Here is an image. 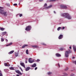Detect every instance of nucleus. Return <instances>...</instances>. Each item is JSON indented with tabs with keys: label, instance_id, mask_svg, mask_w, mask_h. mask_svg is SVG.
<instances>
[{
	"label": "nucleus",
	"instance_id": "1",
	"mask_svg": "<svg viewBox=\"0 0 76 76\" xmlns=\"http://www.w3.org/2000/svg\"><path fill=\"white\" fill-rule=\"evenodd\" d=\"M62 16L63 17H64L65 18L68 19H72V17L68 13L62 14Z\"/></svg>",
	"mask_w": 76,
	"mask_h": 76
},
{
	"label": "nucleus",
	"instance_id": "2",
	"mask_svg": "<svg viewBox=\"0 0 76 76\" xmlns=\"http://www.w3.org/2000/svg\"><path fill=\"white\" fill-rule=\"evenodd\" d=\"M53 5H51L48 7H47V4H45L44 6V7L45 9H48L51 8V7Z\"/></svg>",
	"mask_w": 76,
	"mask_h": 76
},
{
	"label": "nucleus",
	"instance_id": "3",
	"mask_svg": "<svg viewBox=\"0 0 76 76\" xmlns=\"http://www.w3.org/2000/svg\"><path fill=\"white\" fill-rule=\"evenodd\" d=\"M71 51L69 50V51H66L65 52V56L66 57H68L69 56V54L71 53Z\"/></svg>",
	"mask_w": 76,
	"mask_h": 76
},
{
	"label": "nucleus",
	"instance_id": "4",
	"mask_svg": "<svg viewBox=\"0 0 76 76\" xmlns=\"http://www.w3.org/2000/svg\"><path fill=\"white\" fill-rule=\"evenodd\" d=\"M60 7L61 8H62V9H67V8L66 5H65L63 4L61 5L60 6Z\"/></svg>",
	"mask_w": 76,
	"mask_h": 76
},
{
	"label": "nucleus",
	"instance_id": "5",
	"mask_svg": "<svg viewBox=\"0 0 76 76\" xmlns=\"http://www.w3.org/2000/svg\"><path fill=\"white\" fill-rule=\"evenodd\" d=\"M31 26H27L25 29L26 31H30L31 29Z\"/></svg>",
	"mask_w": 76,
	"mask_h": 76
},
{
	"label": "nucleus",
	"instance_id": "6",
	"mask_svg": "<svg viewBox=\"0 0 76 76\" xmlns=\"http://www.w3.org/2000/svg\"><path fill=\"white\" fill-rule=\"evenodd\" d=\"M28 61L30 63H32L34 62V60H32V58H30L28 59Z\"/></svg>",
	"mask_w": 76,
	"mask_h": 76
},
{
	"label": "nucleus",
	"instance_id": "7",
	"mask_svg": "<svg viewBox=\"0 0 76 76\" xmlns=\"http://www.w3.org/2000/svg\"><path fill=\"white\" fill-rule=\"evenodd\" d=\"M15 72H16V73L18 74H19V75H22V73L20 72V71H19V70H16Z\"/></svg>",
	"mask_w": 76,
	"mask_h": 76
},
{
	"label": "nucleus",
	"instance_id": "8",
	"mask_svg": "<svg viewBox=\"0 0 76 76\" xmlns=\"http://www.w3.org/2000/svg\"><path fill=\"white\" fill-rule=\"evenodd\" d=\"M63 38V35L62 34H60L58 38L59 39H62Z\"/></svg>",
	"mask_w": 76,
	"mask_h": 76
},
{
	"label": "nucleus",
	"instance_id": "9",
	"mask_svg": "<svg viewBox=\"0 0 76 76\" xmlns=\"http://www.w3.org/2000/svg\"><path fill=\"white\" fill-rule=\"evenodd\" d=\"M4 65L5 66H6V67H7V66L8 67H9V66H10V64H9L8 63H4Z\"/></svg>",
	"mask_w": 76,
	"mask_h": 76
},
{
	"label": "nucleus",
	"instance_id": "10",
	"mask_svg": "<svg viewBox=\"0 0 76 76\" xmlns=\"http://www.w3.org/2000/svg\"><path fill=\"white\" fill-rule=\"evenodd\" d=\"M20 65H21V66L25 68V64H24V63H20Z\"/></svg>",
	"mask_w": 76,
	"mask_h": 76
},
{
	"label": "nucleus",
	"instance_id": "11",
	"mask_svg": "<svg viewBox=\"0 0 76 76\" xmlns=\"http://www.w3.org/2000/svg\"><path fill=\"white\" fill-rule=\"evenodd\" d=\"M3 14H4V15L5 16H7V12H6L4 11V13H3Z\"/></svg>",
	"mask_w": 76,
	"mask_h": 76
},
{
	"label": "nucleus",
	"instance_id": "12",
	"mask_svg": "<svg viewBox=\"0 0 76 76\" xmlns=\"http://www.w3.org/2000/svg\"><path fill=\"white\" fill-rule=\"evenodd\" d=\"M4 12V10H0V13H1V14H2V15L3 14Z\"/></svg>",
	"mask_w": 76,
	"mask_h": 76
},
{
	"label": "nucleus",
	"instance_id": "13",
	"mask_svg": "<svg viewBox=\"0 0 76 76\" xmlns=\"http://www.w3.org/2000/svg\"><path fill=\"white\" fill-rule=\"evenodd\" d=\"M37 66V65L36 64H34L31 66L32 67H35Z\"/></svg>",
	"mask_w": 76,
	"mask_h": 76
},
{
	"label": "nucleus",
	"instance_id": "14",
	"mask_svg": "<svg viewBox=\"0 0 76 76\" xmlns=\"http://www.w3.org/2000/svg\"><path fill=\"white\" fill-rule=\"evenodd\" d=\"M73 48L74 51H76V47L75 45L73 46Z\"/></svg>",
	"mask_w": 76,
	"mask_h": 76
},
{
	"label": "nucleus",
	"instance_id": "15",
	"mask_svg": "<svg viewBox=\"0 0 76 76\" xmlns=\"http://www.w3.org/2000/svg\"><path fill=\"white\" fill-rule=\"evenodd\" d=\"M27 46H28V45H24L22 47V48H23L25 47H27Z\"/></svg>",
	"mask_w": 76,
	"mask_h": 76
},
{
	"label": "nucleus",
	"instance_id": "16",
	"mask_svg": "<svg viewBox=\"0 0 76 76\" xmlns=\"http://www.w3.org/2000/svg\"><path fill=\"white\" fill-rule=\"evenodd\" d=\"M29 69H30V67H27L26 69V71H28Z\"/></svg>",
	"mask_w": 76,
	"mask_h": 76
},
{
	"label": "nucleus",
	"instance_id": "17",
	"mask_svg": "<svg viewBox=\"0 0 76 76\" xmlns=\"http://www.w3.org/2000/svg\"><path fill=\"white\" fill-rule=\"evenodd\" d=\"M56 56L57 57H61V55L59 54L56 53Z\"/></svg>",
	"mask_w": 76,
	"mask_h": 76
},
{
	"label": "nucleus",
	"instance_id": "18",
	"mask_svg": "<svg viewBox=\"0 0 76 76\" xmlns=\"http://www.w3.org/2000/svg\"><path fill=\"white\" fill-rule=\"evenodd\" d=\"M6 33H7V32H6V31L3 32L2 33V35H6Z\"/></svg>",
	"mask_w": 76,
	"mask_h": 76
},
{
	"label": "nucleus",
	"instance_id": "19",
	"mask_svg": "<svg viewBox=\"0 0 76 76\" xmlns=\"http://www.w3.org/2000/svg\"><path fill=\"white\" fill-rule=\"evenodd\" d=\"M60 29H62V28H61V27H58L57 28V30L58 31H60Z\"/></svg>",
	"mask_w": 76,
	"mask_h": 76
},
{
	"label": "nucleus",
	"instance_id": "20",
	"mask_svg": "<svg viewBox=\"0 0 76 76\" xmlns=\"http://www.w3.org/2000/svg\"><path fill=\"white\" fill-rule=\"evenodd\" d=\"M32 47L33 48H37L38 47V46L37 45H34L32 46Z\"/></svg>",
	"mask_w": 76,
	"mask_h": 76
},
{
	"label": "nucleus",
	"instance_id": "21",
	"mask_svg": "<svg viewBox=\"0 0 76 76\" xmlns=\"http://www.w3.org/2000/svg\"><path fill=\"white\" fill-rule=\"evenodd\" d=\"M14 53V50H12L10 52H9V54H12V53Z\"/></svg>",
	"mask_w": 76,
	"mask_h": 76
},
{
	"label": "nucleus",
	"instance_id": "22",
	"mask_svg": "<svg viewBox=\"0 0 76 76\" xmlns=\"http://www.w3.org/2000/svg\"><path fill=\"white\" fill-rule=\"evenodd\" d=\"M15 56H16V57H18V53H15Z\"/></svg>",
	"mask_w": 76,
	"mask_h": 76
},
{
	"label": "nucleus",
	"instance_id": "23",
	"mask_svg": "<svg viewBox=\"0 0 76 76\" xmlns=\"http://www.w3.org/2000/svg\"><path fill=\"white\" fill-rule=\"evenodd\" d=\"M72 62L73 64H75L76 65V61H72Z\"/></svg>",
	"mask_w": 76,
	"mask_h": 76
},
{
	"label": "nucleus",
	"instance_id": "24",
	"mask_svg": "<svg viewBox=\"0 0 76 76\" xmlns=\"http://www.w3.org/2000/svg\"><path fill=\"white\" fill-rule=\"evenodd\" d=\"M18 15H19L20 17H21V16H22V14H18Z\"/></svg>",
	"mask_w": 76,
	"mask_h": 76
},
{
	"label": "nucleus",
	"instance_id": "25",
	"mask_svg": "<svg viewBox=\"0 0 76 76\" xmlns=\"http://www.w3.org/2000/svg\"><path fill=\"white\" fill-rule=\"evenodd\" d=\"M4 29H5L4 28H0V30H1V31H4Z\"/></svg>",
	"mask_w": 76,
	"mask_h": 76
},
{
	"label": "nucleus",
	"instance_id": "26",
	"mask_svg": "<svg viewBox=\"0 0 76 76\" xmlns=\"http://www.w3.org/2000/svg\"><path fill=\"white\" fill-rule=\"evenodd\" d=\"M1 42H3V41H4V39H3V37H2L1 38Z\"/></svg>",
	"mask_w": 76,
	"mask_h": 76
},
{
	"label": "nucleus",
	"instance_id": "27",
	"mask_svg": "<svg viewBox=\"0 0 76 76\" xmlns=\"http://www.w3.org/2000/svg\"><path fill=\"white\" fill-rule=\"evenodd\" d=\"M10 70H14V68L13 67H10Z\"/></svg>",
	"mask_w": 76,
	"mask_h": 76
},
{
	"label": "nucleus",
	"instance_id": "28",
	"mask_svg": "<svg viewBox=\"0 0 76 76\" xmlns=\"http://www.w3.org/2000/svg\"><path fill=\"white\" fill-rule=\"evenodd\" d=\"M12 44V43H10L9 44L7 45L6 46H9V45H10Z\"/></svg>",
	"mask_w": 76,
	"mask_h": 76
},
{
	"label": "nucleus",
	"instance_id": "29",
	"mask_svg": "<svg viewBox=\"0 0 76 76\" xmlns=\"http://www.w3.org/2000/svg\"><path fill=\"white\" fill-rule=\"evenodd\" d=\"M26 54H28V50L27 49L26 50Z\"/></svg>",
	"mask_w": 76,
	"mask_h": 76
},
{
	"label": "nucleus",
	"instance_id": "30",
	"mask_svg": "<svg viewBox=\"0 0 76 76\" xmlns=\"http://www.w3.org/2000/svg\"><path fill=\"white\" fill-rule=\"evenodd\" d=\"M51 74H52V72H48V75H51Z\"/></svg>",
	"mask_w": 76,
	"mask_h": 76
},
{
	"label": "nucleus",
	"instance_id": "31",
	"mask_svg": "<svg viewBox=\"0 0 76 76\" xmlns=\"http://www.w3.org/2000/svg\"><path fill=\"white\" fill-rule=\"evenodd\" d=\"M6 5H7V6H8L9 7V6H10V4H9L8 3L6 4Z\"/></svg>",
	"mask_w": 76,
	"mask_h": 76
},
{
	"label": "nucleus",
	"instance_id": "32",
	"mask_svg": "<svg viewBox=\"0 0 76 76\" xmlns=\"http://www.w3.org/2000/svg\"><path fill=\"white\" fill-rule=\"evenodd\" d=\"M42 45H45V46H46L47 45H46V44H45V43H43L42 44Z\"/></svg>",
	"mask_w": 76,
	"mask_h": 76
},
{
	"label": "nucleus",
	"instance_id": "33",
	"mask_svg": "<svg viewBox=\"0 0 76 76\" xmlns=\"http://www.w3.org/2000/svg\"><path fill=\"white\" fill-rule=\"evenodd\" d=\"M68 69H69V68L67 67V68L65 69V71H67V70H68Z\"/></svg>",
	"mask_w": 76,
	"mask_h": 76
},
{
	"label": "nucleus",
	"instance_id": "34",
	"mask_svg": "<svg viewBox=\"0 0 76 76\" xmlns=\"http://www.w3.org/2000/svg\"><path fill=\"white\" fill-rule=\"evenodd\" d=\"M64 75H66V76H67V74L65 73H63Z\"/></svg>",
	"mask_w": 76,
	"mask_h": 76
},
{
	"label": "nucleus",
	"instance_id": "35",
	"mask_svg": "<svg viewBox=\"0 0 76 76\" xmlns=\"http://www.w3.org/2000/svg\"><path fill=\"white\" fill-rule=\"evenodd\" d=\"M13 6H17L18 5V4H13Z\"/></svg>",
	"mask_w": 76,
	"mask_h": 76
},
{
	"label": "nucleus",
	"instance_id": "36",
	"mask_svg": "<svg viewBox=\"0 0 76 76\" xmlns=\"http://www.w3.org/2000/svg\"><path fill=\"white\" fill-rule=\"evenodd\" d=\"M0 76H3V75L1 72H0Z\"/></svg>",
	"mask_w": 76,
	"mask_h": 76
},
{
	"label": "nucleus",
	"instance_id": "37",
	"mask_svg": "<svg viewBox=\"0 0 76 76\" xmlns=\"http://www.w3.org/2000/svg\"><path fill=\"white\" fill-rule=\"evenodd\" d=\"M19 69H20V70H21V71H22V72H23V70H22V68L21 67H20L19 68Z\"/></svg>",
	"mask_w": 76,
	"mask_h": 76
},
{
	"label": "nucleus",
	"instance_id": "38",
	"mask_svg": "<svg viewBox=\"0 0 76 76\" xmlns=\"http://www.w3.org/2000/svg\"><path fill=\"white\" fill-rule=\"evenodd\" d=\"M60 50H61V51H62V50H63V48H61L60 49Z\"/></svg>",
	"mask_w": 76,
	"mask_h": 76
},
{
	"label": "nucleus",
	"instance_id": "39",
	"mask_svg": "<svg viewBox=\"0 0 76 76\" xmlns=\"http://www.w3.org/2000/svg\"><path fill=\"white\" fill-rule=\"evenodd\" d=\"M40 61V60L39 59H37V61Z\"/></svg>",
	"mask_w": 76,
	"mask_h": 76
},
{
	"label": "nucleus",
	"instance_id": "40",
	"mask_svg": "<svg viewBox=\"0 0 76 76\" xmlns=\"http://www.w3.org/2000/svg\"><path fill=\"white\" fill-rule=\"evenodd\" d=\"M58 67H60V64H59V63H58Z\"/></svg>",
	"mask_w": 76,
	"mask_h": 76
},
{
	"label": "nucleus",
	"instance_id": "41",
	"mask_svg": "<svg viewBox=\"0 0 76 76\" xmlns=\"http://www.w3.org/2000/svg\"><path fill=\"white\" fill-rule=\"evenodd\" d=\"M37 67H36L34 69H35V70H37Z\"/></svg>",
	"mask_w": 76,
	"mask_h": 76
},
{
	"label": "nucleus",
	"instance_id": "42",
	"mask_svg": "<svg viewBox=\"0 0 76 76\" xmlns=\"http://www.w3.org/2000/svg\"><path fill=\"white\" fill-rule=\"evenodd\" d=\"M65 28V27H63L62 28V29H64Z\"/></svg>",
	"mask_w": 76,
	"mask_h": 76
},
{
	"label": "nucleus",
	"instance_id": "43",
	"mask_svg": "<svg viewBox=\"0 0 76 76\" xmlns=\"http://www.w3.org/2000/svg\"><path fill=\"white\" fill-rule=\"evenodd\" d=\"M5 40L6 42H8V40H7V39H6Z\"/></svg>",
	"mask_w": 76,
	"mask_h": 76
},
{
	"label": "nucleus",
	"instance_id": "44",
	"mask_svg": "<svg viewBox=\"0 0 76 76\" xmlns=\"http://www.w3.org/2000/svg\"><path fill=\"white\" fill-rule=\"evenodd\" d=\"M69 48L70 49H72V47H69Z\"/></svg>",
	"mask_w": 76,
	"mask_h": 76
},
{
	"label": "nucleus",
	"instance_id": "45",
	"mask_svg": "<svg viewBox=\"0 0 76 76\" xmlns=\"http://www.w3.org/2000/svg\"><path fill=\"white\" fill-rule=\"evenodd\" d=\"M26 61H27V60H28V58H26Z\"/></svg>",
	"mask_w": 76,
	"mask_h": 76
},
{
	"label": "nucleus",
	"instance_id": "46",
	"mask_svg": "<svg viewBox=\"0 0 76 76\" xmlns=\"http://www.w3.org/2000/svg\"><path fill=\"white\" fill-rule=\"evenodd\" d=\"M1 9H2V7H0V10Z\"/></svg>",
	"mask_w": 76,
	"mask_h": 76
},
{
	"label": "nucleus",
	"instance_id": "47",
	"mask_svg": "<svg viewBox=\"0 0 76 76\" xmlns=\"http://www.w3.org/2000/svg\"><path fill=\"white\" fill-rule=\"evenodd\" d=\"M53 12H54V13H56V12L55 11H54Z\"/></svg>",
	"mask_w": 76,
	"mask_h": 76
},
{
	"label": "nucleus",
	"instance_id": "48",
	"mask_svg": "<svg viewBox=\"0 0 76 76\" xmlns=\"http://www.w3.org/2000/svg\"><path fill=\"white\" fill-rule=\"evenodd\" d=\"M72 58H75V57H72Z\"/></svg>",
	"mask_w": 76,
	"mask_h": 76
},
{
	"label": "nucleus",
	"instance_id": "49",
	"mask_svg": "<svg viewBox=\"0 0 76 76\" xmlns=\"http://www.w3.org/2000/svg\"><path fill=\"white\" fill-rule=\"evenodd\" d=\"M27 61H26V63H27Z\"/></svg>",
	"mask_w": 76,
	"mask_h": 76
},
{
	"label": "nucleus",
	"instance_id": "50",
	"mask_svg": "<svg viewBox=\"0 0 76 76\" xmlns=\"http://www.w3.org/2000/svg\"><path fill=\"white\" fill-rule=\"evenodd\" d=\"M17 76H19V75H17Z\"/></svg>",
	"mask_w": 76,
	"mask_h": 76
},
{
	"label": "nucleus",
	"instance_id": "51",
	"mask_svg": "<svg viewBox=\"0 0 76 76\" xmlns=\"http://www.w3.org/2000/svg\"><path fill=\"white\" fill-rule=\"evenodd\" d=\"M42 1V0H41V1Z\"/></svg>",
	"mask_w": 76,
	"mask_h": 76
},
{
	"label": "nucleus",
	"instance_id": "52",
	"mask_svg": "<svg viewBox=\"0 0 76 76\" xmlns=\"http://www.w3.org/2000/svg\"><path fill=\"white\" fill-rule=\"evenodd\" d=\"M51 1H54V0H52Z\"/></svg>",
	"mask_w": 76,
	"mask_h": 76
},
{
	"label": "nucleus",
	"instance_id": "53",
	"mask_svg": "<svg viewBox=\"0 0 76 76\" xmlns=\"http://www.w3.org/2000/svg\"><path fill=\"white\" fill-rule=\"evenodd\" d=\"M0 72H1V71H0Z\"/></svg>",
	"mask_w": 76,
	"mask_h": 76
},
{
	"label": "nucleus",
	"instance_id": "54",
	"mask_svg": "<svg viewBox=\"0 0 76 76\" xmlns=\"http://www.w3.org/2000/svg\"><path fill=\"white\" fill-rule=\"evenodd\" d=\"M13 76H15V75H13Z\"/></svg>",
	"mask_w": 76,
	"mask_h": 76
},
{
	"label": "nucleus",
	"instance_id": "55",
	"mask_svg": "<svg viewBox=\"0 0 76 76\" xmlns=\"http://www.w3.org/2000/svg\"><path fill=\"white\" fill-rule=\"evenodd\" d=\"M1 37H3V36H1Z\"/></svg>",
	"mask_w": 76,
	"mask_h": 76
}]
</instances>
